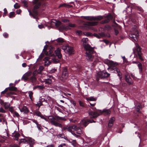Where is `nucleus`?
Listing matches in <instances>:
<instances>
[{
	"mask_svg": "<svg viewBox=\"0 0 147 147\" xmlns=\"http://www.w3.org/2000/svg\"><path fill=\"white\" fill-rule=\"evenodd\" d=\"M39 103H37L36 104V105L37 106H38V107H39L41 106V102H40V100L39 101Z\"/></svg>",
	"mask_w": 147,
	"mask_h": 147,
	"instance_id": "59",
	"label": "nucleus"
},
{
	"mask_svg": "<svg viewBox=\"0 0 147 147\" xmlns=\"http://www.w3.org/2000/svg\"><path fill=\"white\" fill-rule=\"evenodd\" d=\"M136 9L137 10L140 11V12L139 13H142L144 11V10L143 9L140 7H139V6L137 7Z\"/></svg>",
	"mask_w": 147,
	"mask_h": 147,
	"instance_id": "31",
	"label": "nucleus"
},
{
	"mask_svg": "<svg viewBox=\"0 0 147 147\" xmlns=\"http://www.w3.org/2000/svg\"><path fill=\"white\" fill-rule=\"evenodd\" d=\"M67 52L69 54H72L74 53V50L73 48L71 47L68 46L67 49L66 50V52Z\"/></svg>",
	"mask_w": 147,
	"mask_h": 147,
	"instance_id": "23",
	"label": "nucleus"
},
{
	"mask_svg": "<svg viewBox=\"0 0 147 147\" xmlns=\"http://www.w3.org/2000/svg\"><path fill=\"white\" fill-rule=\"evenodd\" d=\"M49 24H51L50 26L52 27H53L54 26L57 25L56 22H53V20L51 21L50 22H48L47 24V26H48V27H49L48 26V25Z\"/></svg>",
	"mask_w": 147,
	"mask_h": 147,
	"instance_id": "26",
	"label": "nucleus"
},
{
	"mask_svg": "<svg viewBox=\"0 0 147 147\" xmlns=\"http://www.w3.org/2000/svg\"><path fill=\"white\" fill-rule=\"evenodd\" d=\"M28 11L30 15L32 16L34 18H36V16L38 15V12L36 10L33 9L32 10V13L30 10H28Z\"/></svg>",
	"mask_w": 147,
	"mask_h": 147,
	"instance_id": "16",
	"label": "nucleus"
},
{
	"mask_svg": "<svg viewBox=\"0 0 147 147\" xmlns=\"http://www.w3.org/2000/svg\"><path fill=\"white\" fill-rule=\"evenodd\" d=\"M16 11V13L17 14H19L22 11L20 9H19L18 10H17Z\"/></svg>",
	"mask_w": 147,
	"mask_h": 147,
	"instance_id": "57",
	"label": "nucleus"
},
{
	"mask_svg": "<svg viewBox=\"0 0 147 147\" xmlns=\"http://www.w3.org/2000/svg\"><path fill=\"white\" fill-rule=\"evenodd\" d=\"M98 22H89L86 23V25L89 26H93L97 25Z\"/></svg>",
	"mask_w": 147,
	"mask_h": 147,
	"instance_id": "21",
	"label": "nucleus"
},
{
	"mask_svg": "<svg viewBox=\"0 0 147 147\" xmlns=\"http://www.w3.org/2000/svg\"><path fill=\"white\" fill-rule=\"evenodd\" d=\"M72 6L70 5H69V4L64 3L60 4L59 7H66L69 8H70Z\"/></svg>",
	"mask_w": 147,
	"mask_h": 147,
	"instance_id": "24",
	"label": "nucleus"
},
{
	"mask_svg": "<svg viewBox=\"0 0 147 147\" xmlns=\"http://www.w3.org/2000/svg\"><path fill=\"white\" fill-rule=\"evenodd\" d=\"M34 6L33 9L36 10L40 7L41 5V3L39 2L37 4H36Z\"/></svg>",
	"mask_w": 147,
	"mask_h": 147,
	"instance_id": "29",
	"label": "nucleus"
},
{
	"mask_svg": "<svg viewBox=\"0 0 147 147\" xmlns=\"http://www.w3.org/2000/svg\"><path fill=\"white\" fill-rule=\"evenodd\" d=\"M61 49L60 48H57L55 51L56 56L59 59H61L62 56V55L61 53Z\"/></svg>",
	"mask_w": 147,
	"mask_h": 147,
	"instance_id": "17",
	"label": "nucleus"
},
{
	"mask_svg": "<svg viewBox=\"0 0 147 147\" xmlns=\"http://www.w3.org/2000/svg\"><path fill=\"white\" fill-rule=\"evenodd\" d=\"M17 90V88L14 86L10 87L5 88V89L3 91L1 92V94H4L9 91H16Z\"/></svg>",
	"mask_w": 147,
	"mask_h": 147,
	"instance_id": "10",
	"label": "nucleus"
},
{
	"mask_svg": "<svg viewBox=\"0 0 147 147\" xmlns=\"http://www.w3.org/2000/svg\"><path fill=\"white\" fill-rule=\"evenodd\" d=\"M34 113L35 115L39 117L42 115L40 112L37 110Z\"/></svg>",
	"mask_w": 147,
	"mask_h": 147,
	"instance_id": "39",
	"label": "nucleus"
},
{
	"mask_svg": "<svg viewBox=\"0 0 147 147\" xmlns=\"http://www.w3.org/2000/svg\"><path fill=\"white\" fill-rule=\"evenodd\" d=\"M84 19L88 20L98 21L100 20L103 19V17L102 16H84Z\"/></svg>",
	"mask_w": 147,
	"mask_h": 147,
	"instance_id": "6",
	"label": "nucleus"
},
{
	"mask_svg": "<svg viewBox=\"0 0 147 147\" xmlns=\"http://www.w3.org/2000/svg\"><path fill=\"white\" fill-rule=\"evenodd\" d=\"M10 147H19L17 145L14 144L13 145H11L10 146Z\"/></svg>",
	"mask_w": 147,
	"mask_h": 147,
	"instance_id": "62",
	"label": "nucleus"
},
{
	"mask_svg": "<svg viewBox=\"0 0 147 147\" xmlns=\"http://www.w3.org/2000/svg\"><path fill=\"white\" fill-rule=\"evenodd\" d=\"M77 126L75 125H72L70 126H68L64 127L65 130H67L68 131L71 132V133L72 132L75 130Z\"/></svg>",
	"mask_w": 147,
	"mask_h": 147,
	"instance_id": "8",
	"label": "nucleus"
},
{
	"mask_svg": "<svg viewBox=\"0 0 147 147\" xmlns=\"http://www.w3.org/2000/svg\"><path fill=\"white\" fill-rule=\"evenodd\" d=\"M10 105V104L8 103L5 102L4 104V107L5 109H7Z\"/></svg>",
	"mask_w": 147,
	"mask_h": 147,
	"instance_id": "38",
	"label": "nucleus"
},
{
	"mask_svg": "<svg viewBox=\"0 0 147 147\" xmlns=\"http://www.w3.org/2000/svg\"><path fill=\"white\" fill-rule=\"evenodd\" d=\"M21 143H27V137H25L24 138L21 139L20 140L19 144H20Z\"/></svg>",
	"mask_w": 147,
	"mask_h": 147,
	"instance_id": "25",
	"label": "nucleus"
},
{
	"mask_svg": "<svg viewBox=\"0 0 147 147\" xmlns=\"http://www.w3.org/2000/svg\"><path fill=\"white\" fill-rule=\"evenodd\" d=\"M5 93L6 94V96L7 97L9 96H10L12 95L16 94V93L14 92L11 91L9 92V91L6 92Z\"/></svg>",
	"mask_w": 147,
	"mask_h": 147,
	"instance_id": "27",
	"label": "nucleus"
},
{
	"mask_svg": "<svg viewBox=\"0 0 147 147\" xmlns=\"http://www.w3.org/2000/svg\"><path fill=\"white\" fill-rule=\"evenodd\" d=\"M138 34V32L136 31L135 34L133 33H131L129 35V37L132 40H135L136 41L137 40V36Z\"/></svg>",
	"mask_w": 147,
	"mask_h": 147,
	"instance_id": "12",
	"label": "nucleus"
},
{
	"mask_svg": "<svg viewBox=\"0 0 147 147\" xmlns=\"http://www.w3.org/2000/svg\"><path fill=\"white\" fill-rule=\"evenodd\" d=\"M13 115L14 117H16L18 118H19L20 117V115H19V113L16 112V111H15L13 113Z\"/></svg>",
	"mask_w": 147,
	"mask_h": 147,
	"instance_id": "33",
	"label": "nucleus"
},
{
	"mask_svg": "<svg viewBox=\"0 0 147 147\" xmlns=\"http://www.w3.org/2000/svg\"><path fill=\"white\" fill-rule=\"evenodd\" d=\"M110 74L106 72H99L98 73L97 76L101 78H104L109 77Z\"/></svg>",
	"mask_w": 147,
	"mask_h": 147,
	"instance_id": "9",
	"label": "nucleus"
},
{
	"mask_svg": "<svg viewBox=\"0 0 147 147\" xmlns=\"http://www.w3.org/2000/svg\"><path fill=\"white\" fill-rule=\"evenodd\" d=\"M28 77L25 74L23 76L22 78L24 80H26L28 79Z\"/></svg>",
	"mask_w": 147,
	"mask_h": 147,
	"instance_id": "56",
	"label": "nucleus"
},
{
	"mask_svg": "<svg viewBox=\"0 0 147 147\" xmlns=\"http://www.w3.org/2000/svg\"><path fill=\"white\" fill-rule=\"evenodd\" d=\"M36 80V78L35 76H32L31 78H30V80L32 81V82H35Z\"/></svg>",
	"mask_w": 147,
	"mask_h": 147,
	"instance_id": "43",
	"label": "nucleus"
},
{
	"mask_svg": "<svg viewBox=\"0 0 147 147\" xmlns=\"http://www.w3.org/2000/svg\"><path fill=\"white\" fill-rule=\"evenodd\" d=\"M22 3L24 4V7H28V3L26 1H23L22 2Z\"/></svg>",
	"mask_w": 147,
	"mask_h": 147,
	"instance_id": "41",
	"label": "nucleus"
},
{
	"mask_svg": "<svg viewBox=\"0 0 147 147\" xmlns=\"http://www.w3.org/2000/svg\"><path fill=\"white\" fill-rule=\"evenodd\" d=\"M88 101H95L96 100V98L93 97H90L88 98H87Z\"/></svg>",
	"mask_w": 147,
	"mask_h": 147,
	"instance_id": "32",
	"label": "nucleus"
},
{
	"mask_svg": "<svg viewBox=\"0 0 147 147\" xmlns=\"http://www.w3.org/2000/svg\"><path fill=\"white\" fill-rule=\"evenodd\" d=\"M21 112H23L24 113L26 114L29 112L28 108L26 106H23L22 108H19Z\"/></svg>",
	"mask_w": 147,
	"mask_h": 147,
	"instance_id": "18",
	"label": "nucleus"
},
{
	"mask_svg": "<svg viewBox=\"0 0 147 147\" xmlns=\"http://www.w3.org/2000/svg\"><path fill=\"white\" fill-rule=\"evenodd\" d=\"M48 119L50 121L51 123L55 126L59 127H62V125L60 123L61 121L64 120V118L59 117L58 116H55L53 117V116H51L48 117Z\"/></svg>",
	"mask_w": 147,
	"mask_h": 147,
	"instance_id": "1",
	"label": "nucleus"
},
{
	"mask_svg": "<svg viewBox=\"0 0 147 147\" xmlns=\"http://www.w3.org/2000/svg\"><path fill=\"white\" fill-rule=\"evenodd\" d=\"M38 27L40 29H41L43 28H45L44 26L42 24L39 25Z\"/></svg>",
	"mask_w": 147,
	"mask_h": 147,
	"instance_id": "63",
	"label": "nucleus"
},
{
	"mask_svg": "<svg viewBox=\"0 0 147 147\" xmlns=\"http://www.w3.org/2000/svg\"><path fill=\"white\" fill-rule=\"evenodd\" d=\"M82 44L84 48L86 50L91 51L93 50L90 46L88 44V40L87 38H84L81 40Z\"/></svg>",
	"mask_w": 147,
	"mask_h": 147,
	"instance_id": "5",
	"label": "nucleus"
},
{
	"mask_svg": "<svg viewBox=\"0 0 147 147\" xmlns=\"http://www.w3.org/2000/svg\"><path fill=\"white\" fill-rule=\"evenodd\" d=\"M14 7L15 9H17L19 8L20 7V5L18 3H16L14 5Z\"/></svg>",
	"mask_w": 147,
	"mask_h": 147,
	"instance_id": "45",
	"label": "nucleus"
},
{
	"mask_svg": "<svg viewBox=\"0 0 147 147\" xmlns=\"http://www.w3.org/2000/svg\"><path fill=\"white\" fill-rule=\"evenodd\" d=\"M135 45L136 47L133 49L134 53L136 56H138L140 60H143V59L142 56L141 49L137 43H135Z\"/></svg>",
	"mask_w": 147,
	"mask_h": 147,
	"instance_id": "4",
	"label": "nucleus"
},
{
	"mask_svg": "<svg viewBox=\"0 0 147 147\" xmlns=\"http://www.w3.org/2000/svg\"><path fill=\"white\" fill-rule=\"evenodd\" d=\"M4 37L5 38H7L8 36V34L6 33H4L3 34Z\"/></svg>",
	"mask_w": 147,
	"mask_h": 147,
	"instance_id": "54",
	"label": "nucleus"
},
{
	"mask_svg": "<svg viewBox=\"0 0 147 147\" xmlns=\"http://www.w3.org/2000/svg\"><path fill=\"white\" fill-rule=\"evenodd\" d=\"M52 77L50 76L49 78L47 79V83L50 84L52 82L51 78Z\"/></svg>",
	"mask_w": 147,
	"mask_h": 147,
	"instance_id": "37",
	"label": "nucleus"
},
{
	"mask_svg": "<svg viewBox=\"0 0 147 147\" xmlns=\"http://www.w3.org/2000/svg\"><path fill=\"white\" fill-rule=\"evenodd\" d=\"M54 51L53 48L50 46V47H48L47 45V55H49L51 54Z\"/></svg>",
	"mask_w": 147,
	"mask_h": 147,
	"instance_id": "15",
	"label": "nucleus"
},
{
	"mask_svg": "<svg viewBox=\"0 0 147 147\" xmlns=\"http://www.w3.org/2000/svg\"><path fill=\"white\" fill-rule=\"evenodd\" d=\"M39 0H33L32 1V3L33 5L37 4V3L38 2Z\"/></svg>",
	"mask_w": 147,
	"mask_h": 147,
	"instance_id": "51",
	"label": "nucleus"
},
{
	"mask_svg": "<svg viewBox=\"0 0 147 147\" xmlns=\"http://www.w3.org/2000/svg\"><path fill=\"white\" fill-rule=\"evenodd\" d=\"M43 69V67L42 66H41L39 67L38 69V71H39L40 72L41 71H42Z\"/></svg>",
	"mask_w": 147,
	"mask_h": 147,
	"instance_id": "50",
	"label": "nucleus"
},
{
	"mask_svg": "<svg viewBox=\"0 0 147 147\" xmlns=\"http://www.w3.org/2000/svg\"><path fill=\"white\" fill-rule=\"evenodd\" d=\"M85 120H89L88 122V124H89V123H92V122H95V121L93 120H90L89 119H85Z\"/></svg>",
	"mask_w": 147,
	"mask_h": 147,
	"instance_id": "60",
	"label": "nucleus"
},
{
	"mask_svg": "<svg viewBox=\"0 0 147 147\" xmlns=\"http://www.w3.org/2000/svg\"><path fill=\"white\" fill-rule=\"evenodd\" d=\"M89 115L90 116V117L91 118H95L100 115L99 113L97 112L90 111L88 112Z\"/></svg>",
	"mask_w": 147,
	"mask_h": 147,
	"instance_id": "11",
	"label": "nucleus"
},
{
	"mask_svg": "<svg viewBox=\"0 0 147 147\" xmlns=\"http://www.w3.org/2000/svg\"><path fill=\"white\" fill-rule=\"evenodd\" d=\"M76 32L79 35H80L82 33V32L80 30H78Z\"/></svg>",
	"mask_w": 147,
	"mask_h": 147,
	"instance_id": "64",
	"label": "nucleus"
},
{
	"mask_svg": "<svg viewBox=\"0 0 147 147\" xmlns=\"http://www.w3.org/2000/svg\"><path fill=\"white\" fill-rule=\"evenodd\" d=\"M20 134L18 133L14 135V137H15V139L16 140H18V138L20 136Z\"/></svg>",
	"mask_w": 147,
	"mask_h": 147,
	"instance_id": "34",
	"label": "nucleus"
},
{
	"mask_svg": "<svg viewBox=\"0 0 147 147\" xmlns=\"http://www.w3.org/2000/svg\"><path fill=\"white\" fill-rule=\"evenodd\" d=\"M138 66L139 69V71L140 72H141L142 71V64L140 63H139L138 65Z\"/></svg>",
	"mask_w": 147,
	"mask_h": 147,
	"instance_id": "35",
	"label": "nucleus"
},
{
	"mask_svg": "<svg viewBox=\"0 0 147 147\" xmlns=\"http://www.w3.org/2000/svg\"><path fill=\"white\" fill-rule=\"evenodd\" d=\"M62 21L64 22H69V20L66 19H64L62 20Z\"/></svg>",
	"mask_w": 147,
	"mask_h": 147,
	"instance_id": "61",
	"label": "nucleus"
},
{
	"mask_svg": "<svg viewBox=\"0 0 147 147\" xmlns=\"http://www.w3.org/2000/svg\"><path fill=\"white\" fill-rule=\"evenodd\" d=\"M107 18L101 22L102 23H106L109 22L113 18V16L111 14H108L106 17Z\"/></svg>",
	"mask_w": 147,
	"mask_h": 147,
	"instance_id": "14",
	"label": "nucleus"
},
{
	"mask_svg": "<svg viewBox=\"0 0 147 147\" xmlns=\"http://www.w3.org/2000/svg\"><path fill=\"white\" fill-rule=\"evenodd\" d=\"M15 13L14 12H12L10 13L9 15V17L10 18H11L15 17Z\"/></svg>",
	"mask_w": 147,
	"mask_h": 147,
	"instance_id": "40",
	"label": "nucleus"
},
{
	"mask_svg": "<svg viewBox=\"0 0 147 147\" xmlns=\"http://www.w3.org/2000/svg\"><path fill=\"white\" fill-rule=\"evenodd\" d=\"M108 63L110 65V68L114 70L116 72V73H117L118 76L119 77L120 79L121 80L122 78L121 76L122 74L120 72V70L116 67V66H117L118 65V63L117 62H114L113 61L111 60H109Z\"/></svg>",
	"mask_w": 147,
	"mask_h": 147,
	"instance_id": "3",
	"label": "nucleus"
},
{
	"mask_svg": "<svg viewBox=\"0 0 147 147\" xmlns=\"http://www.w3.org/2000/svg\"><path fill=\"white\" fill-rule=\"evenodd\" d=\"M71 144L74 146H75L76 145V140H73L71 142Z\"/></svg>",
	"mask_w": 147,
	"mask_h": 147,
	"instance_id": "47",
	"label": "nucleus"
},
{
	"mask_svg": "<svg viewBox=\"0 0 147 147\" xmlns=\"http://www.w3.org/2000/svg\"><path fill=\"white\" fill-rule=\"evenodd\" d=\"M29 143L31 147H33V145L34 144V140L31 138L27 137V143Z\"/></svg>",
	"mask_w": 147,
	"mask_h": 147,
	"instance_id": "20",
	"label": "nucleus"
},
{
	"mask_svg": "<svg viewBox=\"0 0 147 147\" xmlns=\"http://www.w3.org/2000/svg\"><path fill=\"white\" fill-rule=\"evenodd\" d=\"M9 110L12 114L15 111L13 107H10L9 108Z\"/></svg>",
	"mask_w": 147,
	"mask_h": 147,
	"instance_id": "44",
	"label": "nucleus"
},
{
	"mask_svg": "<svg viewBox=\"0 0 147 147\" xmlns=\"http://www.w3.org/2000/svg\"><path fill=\"white\" fill-rule=\"evenodd\" d=\"M4 16H5L7 13V11L6 8H5L4 9Z\"/></svg>",
	"mask_w": 147,
	"mask_h": 147,
	"instance_id": "53",
	"label": "nucleus"
},
{
	"mask_svg": "<svg viewBox=\"0 0 147 147\" xmlns=\"http://www.w3.org/2000/svg\"><path fill=\"white\" fill-rule=\"evenodd\" d=\"M125 79L126 82L128 83L129 85L132 84L133 83L132 80L129 76L127 75L125 76Z\"/></svg>",
	"mask_w": 147,
	"mask_h": 147,
	"instance_id": "19",
	"label": "nucleus"
},
{
	"mask_svg": "<svg viewBox=\"0 0 147 147\" xmlns=\"http://www.w3.org/2000/svg\"><path fill=\"white\" fill-rule=\"evenodd\" d=\"M44 54L42 53L40 55V56L39 58H38V59H42V58L44 57Z\"/></svg>",
	"mask_w": 147,
	"mask_h": 147,
	"instance_id": "58",
	"label": "nucleus"
},
{
	"mask_svg": "<svg viewBox=\"0 0 147 147\" xmlns=\"http://www.w3.org/2000/svg\"><path fill=\"white\" fill-rule=\"evenodd\" d=\"M79 103L80 106L84 107V104L83 102L81 101H79Z\"/></svg>",
	"mask_w": 147,
	"mask_h": 147,
	"instance_id": "52",
	"label": "nucleus"
},
{
	"mask_svg": "<svg viewBox=\"0 0 147 147\" xmlns=\"http://www.w3.org/2000/svg\"><path fill=\"white\" fill-rule=\"evenodd\" d=\"M32 74V72L31 71H29L26 73L25 74L28 77L31 75Z\"/></svg>",
	"mask_w": 147,
	"mask_h": 147,
	"instance_id": "46",
	"label": "nucleus"
},
{
	"mask_svg": "<svg viewBox=\"0 0 147 147\" xmlns=\"http://www.w3.org/2000/svg\"><path fill=\"white\" fill-rule=\"evenodd\" d=\"M28 94H29V96L30 98V99L32 101V98H33V93L31 91H29L28 92Z\"/></svg>",
	"mask_w": 147,
	"mask_h": 147,
	"instance_id": "28",
	"label": "nucleus"
},
{
	"mask_svg": "<svg viewBox=\"0 0 147 147\" xmlns=\"http://www.w3.org/2000/svg\"><path fill=\"white\" fill-rule=\"evenodd\" d=\"M98 62V60L97 59L95 60L94 61L93 63H92V66H95L97 63Z\"/></svg>",
	"mask_w": 147,
	"mask_h": 147,
	"instance_id": "42",
	"label": "nucleus"
},
{
	"mask_svg": "<svg viewBox=\"0 0 147 147\" xmlns=\"http://www.w3.org/2000/svg\"><path fill=\"white\" fill-rule=\"evenodd\" d=\"M90 51H92V50ZM86 58L88 61H91L93 60V57L91 55L89 51L88 52H86Z\"/></svg>",
	"mask_w": 147,
	"mask_h": 147,
	"instance_id": "13",
	"label": "nucleus"
},
{
	"mask_svg": "<svg viewBox=\"0 0 147 147\" xmlns=\"http://www.w3.org/2000/svg\"><path fill=\"white\" fill-rule=\"evenodd\" d=\"M115 120V119L114 117H112L111 118L109 121L108 124V126L109 127H110L113 126Z\"/></svg>",
	"mask_w": 147,
	"mask_h": 147,
	"instance_id": "22",
	"label": "nucleus"
},
{
	"mask_svg": "<svg viewBox=\"0 0 147 147\" xmlns=\"http://www.w3.org/2000/svg\"><path fill=\"white\" fill-rule=\"evenodd\" d=\"M68 26L71 27H75L76 26V25L74 24L69 23V24Z\"/></svg>",
	"mask_w": 147,
	"mask_h": 147,
	"instance_id": "49",
	"label": "nucleus"
},
{
	"mask_svg": "<svg viewBox=\"0 0 147 147\" xmlns=\"http://www.w3.org/2000/svg\"><path fill=\"white\" fill-rule=\"evenodd\" d=\"M5 111L2 107L0 108V112L5 113Z\"/></svg>",
	"mask_w": 147,
	"mask_h": 147,
	"instance_id": "55",
	"label": "nucleus"
},
{
	"mask_svg": "<svg viewBox=\"0 0 147 147\" xmlns=\"http://www.w3.org/2000/svg\"><path fill=\"white\" fill-rule=\"evenodd\" d=\"M68 76V74L67 69L65 67L63 69L61 78L60 80L64 82L65 80L67 79Z\"/></svg>",
	"mask_w": 147,
	"mask_h": 147,
	"instance_id": "7",
	"label": "nucleus"
},
{
	"mask_svg": "<svg viewBox=\"0 0 147 147\" xmlns=\"http://www.w3.org/2000/svg\"><path fill=\"white\" fill-rule=\"evenodd\" d=\"M103 112L105 113V114L107 115L110 114L111 113V111L109 109L104 110Z\"/></svg>",
	"mask_w": 147,
	"mask_h": 147,
	"instance_id": "36",
	"label": "nucleus"
},
{
	"mask_svg": "<svg viewBox=\"0 0 147 147\" xmlns=\"http://www.w3.org/2000/svg\"><path fill=\"white\" fill-rule=\"evenodd\" d=\"M56 40L58 42H59V43H62L64 42V39L61 38H58L57 39H56Z\"/></svg>",
	"mask_w": 147,
	"mask_h": 147,
	"instance_id": "30",
	"label": "nucleus"
},
{
	"mask_svg": "<svg viewBox=\"0 0 147 147\" xmlns=\"http://www.w3.org/2000/svg\"><path fill=\"white\" fill-rule=\"evenodd\" d=\"M67 47L68 46H63L62 47V48L65 52H66V50H67Z\"/></svg>",
	"mask_w": 147,
	"mask_h": 147,
	"instance_id": "48",
	"label": "nucleus"
},
{
	"mask_svg": "<svg viewBox=\"0 0 147 147\" xmlns=\"http://www.w3.org/2000/svg\"><path fill=\"white\" fill-rule=\"evenodd\" d=\"M89 120H82L78 124L79 126L76 128L75 131H76L77 134H83L84 132L82 130V129L85 127L88 124Z\"/></svg>",
	"mask_w": 147,
	"mask_h": 147,
	"instance_id": "2",
	"label": "nucleus"
}]
</instances>
